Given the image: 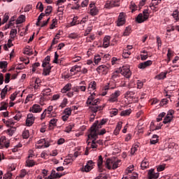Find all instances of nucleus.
Masks as SVG:
<instances>
[{
    "label": "nucleus",
    "mask_w": 179,
    "mask_h": 179,
    "mask_svg": "<svg viewBox=\"0 0 179 179\" xmlns=\"http://www.w3.org/2000/svg\"><path fill=\"white\" fill-rule=\"evenodd\" d=\"M87 106H90V110L94 113V117L96 115L97 111H101L104 108V106H99L100 104V99H96L93 97V95H90L86 102Z\"/></svg>",
    "instance_id": "f257e3e1"
},
{
    "label": "nucleus",
    "mask_w": 179,
    "mask_h": 179,
    "mask_svg": "<svg viewBox=\"0 0 179 179\" xmlns=\"http://www.w3.org/2000/svg\"><path fill=\"white\" fill-rule=\"evenodd\" d=\"M107 121H108V119H102L100 121L99 120L95 121L90 128V134H88V138L90 139V138H96L97 130L100 129V128H101L103 125H106V124H107Z\"/></svg>",
    "instance_id": "f03ea898"
},
{
    "label": "nucleus",
    "mask_w": 179,
    "mask_h": 179,
    "mask_svg": "<svg viewBox=\"0 0 179 179\" xmlns=\"http://www.w3.org/2000/svg\"><path fill=\"white\" fill-rule=\"evenodd\" d=\"M120 166H121V160L120 159L113 161L111 159H107L105 162V169H108V170H115Z\"/></svg>",
    "instance_id": "7ed1b4c3"
},
{
    "label": "nucleus",
    "mask_w": 179,
    "mask_h": 179,
    "mask_svg": "<svg viewBox=\"0 0 179 179\" xmlns=\"http://www.w3.org/2000/svg\"><path fill=\"white\" fill-rule=\"evenodd\" d=\"M149 19V9H145L143 11V13H139L138 16L136 17V22L137 23H143V22H146Z\"/></svg>",
    "instance_id": "20e7f679"
},
{
    "label": "nucleus",
    "mask_w": 179,
    "mask_h": 179,
    "mask_svg": "<svg viewBox=\"0 0 179 179\" xmlns=\"http://www.w3.org/2000/svg\"><path fill=\"white\" fill-rule=\"evenodd\" d=\"M119 72H120L121 75H123L124 78H127V79H129L132 75V73L129 69V66H123L122 67H120L119 69Z\"/></svg>",
    "instance_id": "39448f33"
},
{
    "label": "nucleus",
    "mask_w": 179,
    "mask_h": 179,
    "mask_svg": "<svg viewBox=\"0 0 179 179\" xmlns=\"http://www.w3.org/2000/svg\"><path fill=\"white\" fill-rule=\"evenodd\" d=\"M120 96H121V91L116 90L115 91V92L111 94L108 101H109V103H117L118 101V97H120Z\"/></svg>",
    "instance_id": "423d86ee"
},
{
    "label": "nucleus",
    "mask_w": 179,
    "mask_h": 179,
    "mask_svg": "<svg viewBox=\"0 0 179 179\" xmlns=\"http://www.w3.org/2000/svg\"><path fill=\"white\" fill-rule=\"evenodd\" d=\"M115 6H120V0H111L105 4V8L107 9H111V8H115Z\"/></svg>",
    "instance_id": "0eeeda50"
},
{
    "label": "nucleus",
    "mask_w": 179,
    "mask_h": 179,
    "mask_svg": "<svg viewBox=\"0 0 179 179\" xmlns=\"http://www.w3.org/2000/svg\"><path fill=\"white\" fill-rule=\"evenodd\" d=\"M103 162V157L101 155H99V159L97 160L98 171L99 173H104V171H106V168H104Z\"/></svg>",
    "instance_id": "6e6552de"
},
{
    "label": "nucleus",
    "mask_w": 179,
    "mask_h": 179,
    "mask_svg": "<svg viewBox=\"0 0 179 179\" xmlns=\"http://www.w3.org/2000/svg\"><path fill=\"white\" fill-rule=\"evenodd\" d=\"M90 15H91V16H96L99 15V8L96 7L94 3H91L90 4Z\"/></svg>",
    "instance_id": "1a4fd4ad"
},
{
    "label": "nucleus",
    "mask_w": 179,
    "mask_h": 179,
    "mask_svg": "<svg viewBox=\"0 0 179 179\" xmlns=\"http://www.w3.org/2000/svg\"><path fill=\"white\" fill-rule=\"evenodd\" d=\"M76 157H78V152H74L73 155H70L69 156V158L64 160V162L63 164L64 166H68V164H70V163H72V162H73V160H75Z\"/></svg>",
    "instance_id": "9d476101"
},
{
    "label": "nucleus",
    "mask_w": 179,
    "mask_h": 179,
    "mask_svg": "<svg viewBox=\"0 0 179 179\" xmlns=\"http://www.w3.org/2000/svg\"><path fill=\"white\" fill-rule=\"evenodd\" d=\"M160 173L159 172H155V169H150L148 173V178L149 179H157Z\"/></svg>",
    "instance_id": "9b49d317"
},
{
    "label": "nucleus",
    "mask_w": 179,
    "mask_h": 179,
    "mask_svg": "<svg viewBox=\"0 0 179 179\" xmlns=\"http://www.w3.org/2000/svg\"><path fill=\"white\" fill-rule=\"evenodd\" d=\"M117 24L118 27L125 24V14L124 13H120Z\"/></svg>",
    "instance_id": "f8f14e48"
},
{
    "label": "nucleus",
    "mask_w": 179,
    "mask_h": 179,
    "mask_svg": "<svg viewBox=\"0 0 179 179\" xmlns=\"http://www.w3.org/2000/svg\"><path fill=\"white\" fill-rule=\"evenodd\" d=\"M96 71L99 73H103V75H106V73L108 72V67L103 64L97 67Z\"/></svg>",
    "instance_id": "ddd939ff"
},
{
    "label": "nucleus",
    "mask_w": 179,
    "mask_h": 179,
    "mask_svg": "<svg viewBox=\"0 0 179 179\" xmlns=\"http://www.w3.org/2000/svg\"><path fill=\"white\" fill-rule=\"evenodd\" d=\"M33 124H34V116H33V114L29 113L27 115L26 124L27 125V127H31Z\"/></svg>",
    "instance_id": "4468645a"
},
{
    "label": "nucleus",
    "mask_w": 179,
    "mask_h": 179,
    "mask_svg": "<svg viewBox=\"0 0 179 179\" xmlns=\"http://www.w3.org/2000/svg\"><path fill=\"white\" fill-rule=\"evenodd\" d=\"M152 64H153V62H152V60H148V61L140 63L138 65V68H139V69H145V68H148V66H150Z\"/></svg>",
    "instance_id": "2eb2a0df"
},
{
    "label": "nucleus",
    "mask_w": 179,
    "mask_h": 179,
    "mask_svg": "<svg viewBox=\"0 0 179 179\" xmlns=\"http://www.w3.org/2000/svg\"><path fill=\"white\" fill-rule=\"evenodd\" d=\"M31 113H41V111H43V108L41 107V106H40L38 104H34L31 107Z\"/></svg>",
    "instance_id": "dca6fc26"
},
{
    "label": "nucleus",
    "mask_w": 179,
    "mask_h": 179,
    "mask_svg": "<svg viewBox=\"0 0 179 179\" xmlns=\"http://www.w3.org/2000/svg\"><path fill=\"white\" fill-rule=\"evenodd\" d=\"M120 73H121L120 71V69L113 72V74H112V76H111V79L113 80H110L109 82V83H115V79H117V78H120Z\"/></svg>",
    "instance_id": "f3484780"
},
{
    "label": "nucleus",
    "mask_w": 179,
    "mask_h": 179,
    "mask_svg": "<svg viewBox=\"0 0 179 179\" xmlns=\"http://www.w3.org/2000/svg\"><path fill=\"white\" fill-rule=\"evenodd\" d=\"M115 87H116L115 86L113 87V86L110 85V84H108V85H105L103 87V91L101 94V96H106V94H107V91L108 90L115 89Z\"/></svg>",
    "instance_id": "a211bd4d"
},
{
    "label": "nucleus",
    "mask_w": 179,
    "mask_h": 179,
    "mask_svg": "<svg viewBox=\"0 0 179 179\" xmlns=\"http://www.w3.org/2000/svg\"><path fill=\"white\" fill-rule=\"evenodd\" d=\"M57 122H58V120H57L55 118L50 120V123H49V127H48L49 131L54 130V128H55V127H57Z\"/></svg>",
    "instance_id": "6ab92c4d"
},
{
    "label": "nucleus",
    "mask_w": 179,
    "mask_h": 179,
    "mask_svg": "<svg viewBox=\"0 0 179 179\" xmlns=\"http://www.w3.org/2000/svg\"><path fill=\"white\" fill-rule=\"evenodd\" d=\"M110 40H111V36H106L103 38V48H108L110 45Z\"/></svg>",
    "instance_id": "aec40b11"
},
{
    "label": "nucleus",
    "mask_w": 179,
    "mask_h": 179,
    "mask_svg": "<svg viewBox=\"0 0 179 179\" xmlns=\"http://www.w3.org/2000/svg\"><path fill=\"white\" fill-rule=\"evenodd\" d=\"M62 176V173H56L55 171L52 170V173L50 176H48L49 179H57V178H61V176Z\"/></svg>",
    "instance_id": "412c9836"
},
{
    "label": "nucleus",
    "mask_w": 179,
    "mask_h": 179,
    "mask_svg": "<svg viewBox=\"0 0 179 179\" xmlns=\"http://www.w3.org/2000/svg\"><path fill=\"white\" fill-rule=\"evenodd\" d=\"M167 73H169V72L167 71L162 72L159 75L156 76L155 78L158 79V80H162V79H166V78H167Z\"/></svg>",
    "instance_id": "4be33fe9"
},
{
    "label": "nucleus",
    "mask_w": 179,
    "mask_h": 179,
    "mask_svg": "<svg viewBox=\"0 0 179 179\" xmlns=\"http://www.w3.org/2000/svg\"><path fill=\"white\" fill-rule=\"evenodd\" d=\"M31 157V155H29L28 157V159L26 162L27 167H33L34 166L36 165V162H34V160L30 159Z\"/></svg>",
    "instance_id": "5701e85b"
},
{
    "label": "nucleus",
    "mask_w": 179,
    "mask_h": 179,
    "mask_svg": "<svg viewBox=\"0 0 179 179\" xmlns=\"http://www.w3.org/2000/svg\"><path fill=\"white\" fill-rule=\"evenodd\" d=\"M96 86L97 84L96 81H92L88 85V90H90V92H93V90H96Z\"/></svg>",
    "instance_id": "b1692460"
},
{
    "label": "nucleus",
    "mask_w": 179,
    "mask_h": 179,
    "mask_svg": "<svg viewBox=\"0 0 179 179\" xmlns=\"http://www.w3.org/2000/svg\"><path fill=\"white\" fill-rule=\"evenodd\" d=\"M54 107L52 106H50L47 109L45 110L48 113V117H55V113H51Z\"/></svg>",
    "instance_id": "393cba45"
},
{
    "label": "nucleus",
    "mask_w": 179,
    "mask_h": 179,
    "mask_svg": "<svg viewBox=\"0 0 179 179\" xmlns=\"http://www.w3.org/2000/svg\"><path fill=\"white\" fill-rule=\"evenodd\" d=\"M71 89H72V84L68 83L62 90V93H66V92H69Z\"/></svg>",
    "instance_id": "a878e982"
},
{
    "label": "nucleus",
    "mask_w": 179,
    "mask_h": 179,
    "mask_svg": "<svg viewBox=\"0 0 179 179\" xmlns=\"http://www.w3.org/2000/svg\"><path fill=\"white\" fill-rule=\"evenodd\" d=\"M38 143L40 145L44 143V148H50V143L48 141H46L45 138H42L38 141Z\"/></svg>",
    "instance_id": "bb28decb"
},
{
    "label": "nucleus",
    "mask_w": 179,
    "mask_h": 179,
    "mask_svg": "<svg viewBox=\"0 0 179 179\" xmlns=\"http://www.w3.org/2000/svg\"><path fill=\"white\" fill-rule=\"evenodd\" d=\"M50 72H51V66H47L43 69V75H44L45 76H48Z\"/></svg>",
    "instance_id": "cd10ccee"
},
{
    "label": "nucleus",
    "mask_w": 179,
    "mask_h": 179,
    "mask_svg": "<svg viewBox=\"0 0 179 179\" xmlns=\"http://www.w3.org/2000/svg\"><path fill=\"white\" fill-rule=\"evenodd\" d=\"M171 16H173V19L176 20L175 23L179 22V13L178 10L173 11V13L171 14Z\"/></svg>",
    "instance_id": "c85d7f7f"
},
{
    "label": "nucleus",
    "mask_w": 179,
    "mask_h": 179,
    "mask_svg": "<svg viewBox=\"0 0 179 179\" xmlns=\"http://www.w3.org/2000/svg\"><path fill=\"white\" fill-rule=\"evenodd\" d=\"M141 167L142 170H146V169H149V162L143 160L141 162Z\"/></svg>",
    "instance_id": "c756f323"
},
{
    "label": "nucleus",
    "mask_w": 179,
    "mask_h": 179,
    "mask_svg": "<svg viewBox=\"0 0 179 179\" xmlns=\"http://www.w3.org/2000/svg\"><path fill=\"white\" fill-rule=\"evenodd\" d=\"M159 142V136L157 135L154 134L152 136V138L150 140V144L151 145H156Z\"/></svg>",
    "instance_id": "7c9ffc66"
},
{
    "label": "nucleus",
    "mask_w": 179,
    "mask_h": 179,
    "mask_svg": "<svg viewBox=\"0 0 179 179\" xmlns=\"http://www.w3.org/2000/svg\"><path fill=\"white\" fill-rule=\"evenodd\" d=\"M131 113H132V110L127 109V110L122 111L120 113V115H121V117H127V115H130Z\"/></svg>",
    "instance_id": "2f4dec72"
},
{
    "label": "nucleus",
    "mask_w": 179,
    "mask_h": 179,
    "mask_svg": "<svg viewBox=\"0 0 179 179\" xmlns=\"http://www.w3.org/2000/svg\"><path fill=\"white\" fill-rule=\"evenodd\" d=\"M8 85H6L5 87L1 90V97L2 99H5L6 96V93H8Z\"/></svg>",
    "instance_id": "473e14b6"
},
{
    "label": "nucleus",
    "mask_w": 179,
    "mask_h": 179,
    "mask_svg": "<svg viewBox=\"0 0 179 179\" xmlns=\"http://www.w3.org/2000/svg\"><path fill=\"white\" fill-rule=\"evenodd\" d=\"M131 33H132V28L129 26L127 27L123 33V36H129V34H131Z\"/></svg>",
    "instance_id": "72a5a7b5"
},
{
    "label": "nucleus",
    "mask_w": 179,
    "mask_h": 179,
    "mask_svg": "<svg viewBox=\"0 0 179 179\" xmlns=\"http://www.w3.org/2000/svg\"><path fill=\"white\" fill-rule=\"evenodd\" d=\"M16 34H17V29H12L10 32V37L13 40H15V38L16 37Z\"/></svg>",
    "instance_id": "f704fd0d"
},
{
    "label": "nucleus",
    "mask_w": 179,
    "mask_h": 179,
    "mask_svg": "<svg viewBox=\"0 0 179 179\" xmlns=\"http://www.w3.org/2000/svg\"><path fill=\"white\" fill-rule=\"evenodd\" d=\"M42 94L44 97H45V96H50V94H51V89L47 88L43 90L42 92Z\"/></svg>",
    "instance_id": "c9c22d12"
},
{
    "label": "nucleus",
    "mask_w": 179,
    "mask_h": 179,
    "mask_svg": "<svg viewBox=\"0 0 179 179\" xmlns=\"http://www.w3.org/2000/svg\"><path fill=\"white\" fill-rule=\"evenodd\" d=\"M92 170V168L87 164L81 169V171H85V173H89Z\"/></svg>",
    "instance_id": "e433bc0d"
},
{
    "label": "nucleus",
    "mask_w": 179,
    "mask_h": 179,
    "mask_svg": "<svg viewBox=\"0 0 179 179\" xmlns=\"http://www.w3.org/2000/svg\"><path fill=\"white\" fill-rule=\"evenodd\" d=\"M29 61H28L27 62H25L24 64L22 63V64H18L16 66V69H18V70L24 69L26 65H27L29 64Z\"/></svg>",
    "instance_id": "4c0bfd02"
},
{
    "label": "nucleus",
    "mask_w": 179,
    "mask_h": 179,
    "mask_svg": "<svg viewBox=\"0 0 179 179\" xmlns=\"http://www.w3.org/2000/svg\"><path fill=\"white\" fill-rule=\"evenodd\" d=\"M45 12L46 16H50V15H51V13L52 12V6H48Z\"/></svg>",
    "instance_id": "58836bf2"
},
{
    "label": "nucleus",
    "mask_w": 179,
    "mask_h": 179,
    "mask_svg": "<svg viewBox=\"0 0 179 179\" xmlns=\"http://www.w3.org/2000/svg\"><path fill=\"white\" fill-rule=\"evenodd\" d=\"M162 129V126H155L153 124V122H151V125H150V131H157L159 129Z\"/></svg>",
    "instance_id": "ea45409f"
},
{
    "label": "nucleus",
    "mask_w": 179,
    "mask_h": 179,
    "mask_svg": "<svg viewBox=\"0 0 179 179\" xmlns=\"http://www.w3.org/2000/svg\"><path fill=\"white\" fill-rule=\"evenodd\" d=\"M6 141V137L5 136H3L0 138V149H3V145L2 143H5Z\"/></svg>",
    "instance_id": "a19ab883"
},
{
    "label": "nucleus",
    "mask_w": 179,
    "mask_h": 179,
    "mask_svg": "<svg viewBox=\"0 0 179 179\" xmlns=\"http://www.w3.org/2000/svg\"><path fill=\"white\" fill-rule=\"evenodd\" d=\"M63 113L65 115H69V117H70V115L72 114V109H71V108H66L64 109Z\"/></svg>",
    "instance_id": "79ce46f5"
},
{
    "label": "nucleus",
    "mask_w": 179,
    "mask_h": 179,
    "mask_svg": "<svg viewBox=\"0 0 179 179\" xmlns=\"http://www.w3.org/2000/svg\"><path fill=\"white\" fill-rule=\"evenodd\" d=\"M138 148H139V145H133L131 149V155H135V152L138 151Z\"/></svg>",
    "instance_id": "37998d69"
},
{
    "label": "nucleus",
    "mask_w": 179,
    "mask_h": 179,
    "mask_svg": "<svg viewBox=\"0 0 179 179\" xmlns=\"http://www.w3.org/2000/svg\"><path fill=\"white\" fill-rule=\"evenodd\" d=\"M173 120V117H171V116H169L166 115V116L165 117L163 123L164 124H169V122H171V120Z\"/></svg>",
    "instance_id": "c03bdc74"
},
{
    "label": "nucleus",
    "mask_w": 179,
    "mask_h": 179,
    "mask_svg": "<svg viewBox=\"0 0 179 179\" xmlns=\"http://www.w3.org/2000/svg\"><path fill=\"white\" fill-rule=\"evenodd\" d=\"M29 136H30V131L29 130H24L22 132V137L24 139H28Z\"/></svg>",
    "instance_id": "a18cd8bd"
},
{
    "label": "nucleus",
    "mask_w": 179,
    "mask_h": 179,
    "mask_svg": "<svg viewBox=\"0 0 179 179\" xmlns=\"http://www.w3.org/2000/svg\"><path fill=\"white\" fill-rule=\"evenodd\" d=\"M165 116H166V113L162 112V113H160L157 118V122H160V121H162V120H163V117H164Z\"/></svg>",
    "instance_id": "49530a36"
},
{
    "label": "nucleus",
    "mask_w": 179,
    "mask_h": 179,
    "mask_svg": "<svg viewBox=\"0 0 179 179\" xmlns=\"http://www.w3.org/2000/svg\"><path fill=\"white\" fill-rule=\"evenodd\" d=\"M1 107H0V111H2L3 110H7L8 109V103L6 102H1Z\"/></svg>",
    "instance_id": "de8ad7c7"
},
{
    "label": "nucleus",
    "mask_w": 179,
    "mask_h": 179,
    "mask_svg": "<svg viewBox=\"0 0 179 179\" xmlns=\"http://www.w3.org/2000/svg\"><path fill=\"white\" fill-rule=\"evenodd\" d=\"M36 9H38L40 12H43V10H44V6H43V3L38 2L36 5Z\"/></svg>",
    "instance_id": "09e8293b"
},
{
    "label": "nucleus",
    "mask_w": 179,
    "mask_h": 179,
    "mask_svg": "<svg viewBox=\"0 0 179 179\" xmlns=\"http://www.w3.org/2000/svg\"><path fill=\"white\" fill-rule=\"evenodd\" d=\"M66 104H68V99L66 98H64L61 103L59 107H62V108H64V107H66Z\"/></svg>",
    "instance_id": "8fccbe9b"
},
{
    "label": "nucleus",
    "mask_w": 179,
    "mask_h": 179,
    "mask_svg": "<svg viewBox=\"0 0 179 179\" xmlns=\"http://www.w3.org/2000/svg\"><path fill=\"white\" fill-rule=\"evenodd\" d=\"M161 2L162 0H152L151 6H157Z\"/></svg>",
    "instance_id": "3c124183"
},
{
    "label": "nucleus",
    "mask_w": 179,
    "mask_h": 179,
    "mask_svg": "<svg viewBox=\"0 0 179 179\" xmlns=\"http://www.w3.org/2000/svg\"><path fill=\"white\" fill-rule=\"evenodd\" d=\"M92 139H94L92 141V143H91V148L92 149H96L97 148V144H96V139H97V137L96 138H91Z\"/></svg>",
    "instance_id": "603ef678"
},
{
    "label": "nucleus",
    "mask_w": 179,
    "mask_h": 179,
    "mask_svg": "<svg viewBox=\"0 0 179 179\" xmlns=\"http://www.w3.org/2000/svg\"><path fill=\"white\" fill-rule=\"evenodd\" d=\"M5 83H9L10 82V73H8L5 76Z\"/></svg>",
    "instance_id": "864d4df0"
},
{
    "label": "nucleus",
    "mask_w": 179,
    "mask_h": 179,
    "mask_svg": "<svg viewBox=\"0 0 179 179\" xmlns=\"http://www.w3.org/2000/svg\"><path fill=\"white\" fill-rule=\"evenodd\" d=\"M134 167H129L125 171V174H134Z\"/></svg>",
    "instance_id": "5fc2aeb1"
},
{
    "label": "nucleus",
    "mask_w": 179,
    "mask_h": 179,
    "mask_svg": "<svg viewBox=\"0 0 179 179\" xmlns=\"http://www.w3.org/2000/svg\"><path fill=\"white\" fill-rule=\"evenodd\" d=\"M24 15H21L17 20V24H20L21 23H23V20L24 19Z\"/></svg>",
    "instance_id": "6e6d98bb"
},
{
    "label": "nucleus",
    "mask_w": 179,
    "mask_h": 179,
    "mask_svg": "<svg viewBox=\"0 0 179 179\" xmlns=\"http://www.w3.org/2000/svg\"><path fill=\"white\" fill-rule=\"evenodd\" d=\"M8 67V62H0V68L3 69V68Z\"/></svg>",
    "instance_id": "4d7b16f0"
},
{
    "label": "nucleus",
    "mask_w": 179,
    "mask_h": 179,
    "mask_svg": "<svg viewBox=\"0 0 179 179\" xmlns=\"http://www.w3.org/2000/svg\"><path fill=\"white\" fill-rule=\"evenodd\" d=\"M87 164L90 166V168L93 170V169L94 168V162H93L92 160H89L87 162Z\"/></svg>",
    "instance_id": "13d9d810"
},
{
    "label": "nucleus",
    "mask_w": 179,
    "mask_h": 179,
    "mask_svg": "<svg viewBox=\"0 0 179 179\" xmlns=\"http://www.w3.org/2000/svg\"><path fill=\"white\" fill-rule=\"evenodd\" d=\"M27 174V171H26V169L21 170L20 177L21 178H24V177H26V175Z\"/></svg>",
    "instance_id": "bf43d9fd"
},
{
    "label": "nucleus",
    "mask_w": 179,
    "mask_h": 179,
    "mask_svg": "<svg viewBox=\"0 0 179 179\" xmlns=\"http://www.w3.org/2000/svg\"><path fill=\"white\" fill-rule=\"evenodd\" d=\"M101 61V56L100 55H96L94 57V64H99Z\"/></svg>",
    "instance_id": "052dcab7"
},
{
    "label": "nucleus",
    "mask_w": 179,
    "mask_h": 179,
    "mask_svg": "<svg viewBox=\"0 0 179 179\" xmlns=\"http://www.w3.org/2000/svg\"><path fill=\"white\" fill-rule=\"evenodd\" d=\"M22 118V113L20 112H18L14 117V120L15 121H19Z\"/></svg>",
    "instance_id": "680f3d73"
},
{
    "label": "nucleus",
    "mask_w": 179,
    "mask_h": 179,
    "mask_svg": "<svg viewBox=\"0 0 179 179\" xmlns=\"http://www.w3.org/2000/svg\"><path fill=\"white\" fill-rule=\"evenodd\" d=\"M87 20H89V17H85L80 21H79V24H85Z\"/></svg>",
    "instance_id": "e2e57ef3"
},
{
    "label": "nucleus",
    "mask_w": 179,
    "mask_h": 179,
    "mask_svg": "<svg viewBox=\"0 0 179 179\" xmlns=\"http://www.w3.org/2000/svg\"><path fill=\"white\" fill-rule=\"evenodd\" d=\"M138 173L133 172V173H130V179H138Z\"/></svg>",
    "instance_id": "0e129e2a"
},
{
    "label": "nucleus",
    "mask_w": 179,
    "mask_h": 179,
    "mask_svg": "<svg viewBox=\"0 0 179 179\" xmlns=\"http://www.w3.org/2000/svg\"><path fill=\"white\" fill-rule=\"evenodd\" d=\"M92 30V27H88L84 33V36H87Z\"/></svg>",
    "instance_id": "69168bd1"
},
{
    "label": "nucleus",
    "mask_w": 179,
    "mask_h": 179,
    "mask_svg": "<svg viewBox=\"0 0 179 179\" xmlns=\"http://www.w3.org/2000/svg\"><path fill=\"white\" fill-rule=\"evenodd\" d=\"M12 178V173L8 172L5 174L3 179H11Z\"/></svg>",
    "instance_id": "338daca9"
},
{
    "label": "nucleus",
    "mask_w": 179,
    "mask_h": 179,
    "mask_svg": "<svg viewBox=\"0 0 179 179\" xmlns=\"http://www.w3.org/2000/svg\"><path fill=\"white\" fill-rule=\"evenodd\" d=\"M110 114L111 115H117V114H118V109H113L110 111Z\"/></svg>",
    "instance_id": "774afa93"
}]
</instances>
